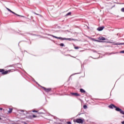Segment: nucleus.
<instances>
[{
  "label": "nucleus",
  "mask_w": 124,
  "mask_h": 124,
  "mask_svg": "<svg viewBox=\"0 0 124 124\" xmlns=\"http://www.w3.org/2000/svg\"><path fill=\"white\" fill-rule=\"evenodd\" d=\"M51 36L52 37H54V38H56L57 39H60V40H68L69 41H73L75 40L74 39H72V38H62L61 37H57L53 35H52Z\"/></svg>",
  "instance_id": "obj_2"
},
{
  "label": "nucleus",
  "mask_w": 124,
  "mask_h": 124,
  "mask_svg": "<svg viewBox=\"0 0 124 124\" xmlns=\"http://www.w3.org/2000/svg\"><path fill=\"white\" fill-rule=\"evenodd\" d=\"M83 108H84V109H87V108H88V107H87V105H84Z\"/></svg>",
  "instance_id": "obj_17"
},
{
  "label": "nucleus",
  "mask_w": 124,
  "mask_h": 124,
  "mask_svg": "<svg viewBox=\"0 0 124 124\" xmlns=\"http://www.w3.org/2000/svg\"><path fill=\"white\" fill-rule=\"evenodd\" d=\"M104 28H105L104 26L99 27L97 28V30L99 31H103Z\"/></svg>",
  "instance_id": "obj_9"
},
{
  "label": "nucleus",
  "mask_w": 124,
  "mask_h": 124,
  "mask_svg": "<svg viewBox=\"0 0 124 124\" xmlns=\"http://www.w3.org/2000/svg\"><path fill=\"white\" fill-rule=\"evenodd\" d=\"M9 11V12H11V13H12V12H13V11H11V10H10V11Z\"/></svg>",
  "instance_id": "obj_25"
},
{
  "label": "nucleus",
  "mask_w": 124,
  "mask_h": 124,
  "mask_svg": "<svg viewBox=\"0 0 124 124\" xmlns=\"http://www.w3.org/2000/svg\"><path fill=\"white\" fill-rule=\"evenodd\" d=\"M12 111H13V108H10L9 110L8 111V113L9 114H11V113H12Z\"/></svg>",
  "instance_id": "obj_12"
},
{
  "label": "nucleus",
  "mask_w": 124,
  "mask_h": 124,
  "mask_svg": "<svg viewBox=\"0 0 124 124\" xmlns=\"http://www.w3.org/2000/svg\"><path fill=\"white\" fill-rule=\"evenodd\" d=\"M60 45L62 46V47H63V46H64V44L61 43L60 44Z\"/></svg>",
  "instance_id": "obj_18"
},
{
  "label": "nucleus",
  "mask_w": 124,
  "mask_h": 124,
  "mask_svg": "<svg viewBox=\"0 0 124 124\" xmlns=\"http://www.w3.org/2000/svg\"><path fill=\"white\" fill-rule=\"evenodd\" d=\"M40 114H42V113H40Z\"/></svg>",
  "instance_id": "obj_30"
},
{
  "label": "nucleus",
  "mask_w": 124,
  "mask_h": 124,
  "mask_svg": "<svg viewBox=\"0 0 124 124\" xmlns=\"http://www.w3.org/2000/svg\"><path fill=\"white\" fill-rule=\"evenodd\" d=\"M6 9H7L8 11H10V9H8V8H6Z\"/></svg>",
  "instance_id": "obj_24"
},
{
  "label": "nucleus",
  "mask_w": 124,
  "mask_h": 124,
  "mask_svg": "<svg viewBox=\"0 0 124 124\" xmlns=\"http://www.w3.org/2000/svg\"><path fill=\"white\" fill-rule=\"evenodd\" d=\"M120 53L124 54V50L120 51Z\"/></svg>",
  "instance_id": "obj_23"
},
{
  "label": "nucleus",
  "mask_w": 124,
  "mask_h": 124,
  "mask_svg": "<svg viewBox=\"0 0 124 124\" xmlns=\"http://www.w3.org/2000/svg\"><path fill=\"white\" fill-rule=\"evenodd\" d=\"M69 15H71V12H69L66 15V16H69Z\"/></svg>",
  "instance_id": "obj_15"
},
{
  "label": "nucleus",
  "mask_w": 124,
  "mask_h": 124,
  "mask_svg": "<svg viewBox=\"0 0 124 124\" xmlns=\"http://www.w3.org/2000/svg\"><path fill=\"white\" fill-rule=\"evenodd\" d=\"M10 72H11V70H8L5 71L4 73H3V74H5V75H6V74H8V73H10Z\"/></svg>",
  "instance_id": "obj_8"
},
{
  "label": "nucleus",
  "mask_w": 124,
  "mask_h": 124,
  "mask_svg": "<svg viewBox=\"0 0 124 124\" xmlns=\"http://www.w3.org/2000/svg\"><path fill=\"white\" fill-rule=\"evenodd\" d=\"M108 108H110V109H113V108H115L116 111H117V112H120L121 114H123V115H124V111H123L122 109L120 108L117 107L114 104H111L110 105L108 106Z\"/></svg>",
  "instance_id": "obj_1"
},
{
  "label": "nucleus",
  "mask_w": 124,
  "mask_h": 124,
  "mask_svg": "<svg viewBox=\"0 0 124 124\" xmlns=\"http://www.w3.org/2000/svg\"><path fill=\"white\" fill-rule=\"evenodd\" d=\"M98 40H99V42H102V41L106 40V39L104 37H99Z\"/></svg>",
  "instance_id": "obj_6"
},
{
  "label": "nucleus",
  "mask_w": 124,
  "mask_h": 124,
  "mask_svg": "<svg viewBox=\"0 0 124 124\" xmlns=\"http://www.w3.org/2000/svg\"><path fill=\"white\" fill-rule=\"evenodd\" d=\"M0 110L1 111V110H2V108H0Z\"/></svg>",
  "instance_id": "obj_27"
},
{
  "label": "nucleus",
  "mask_w": 124,
  "mask_h": 124,
  "mask_svg": "<svg viewBox=\"0 0 124 124\" xmlns=\"http://www.w3.org/2000/svg\"><path fill=\"white\" fill-rule=\"evenodd\" d=\"M29 119H33V118H37V116H36V115H33L32 116H29L28 117Z\"/></svg>",
  "instance_id": "obj_10"
},
{
  "label": "nucleus",
  "mask_w": 124,
  "mask_h": 124,
  "mask_svg": "<svg viewBox=\"0 0 124 124\" xmlns=\"http://www.w3.org/2000/svg\"><path fill=\"white\" fill-rule=\"evenodd\" d=\"M21 17H24V16H21Z\"/></svg>",
  "instance_id": "obj_29"
},
{
  "label": "nucleus",
  "mask_w": 124,
  "mask_h": 124,
  "mask_svg": "<svg viewBox=\"0 0 124 124\" xmlns=\"http://www.w3.org/2000/svg\"><path fill=\"white\" fill-rule=\"evenodd\" d=\"M66 124H71V122H66Z\"/></svg>",
  "instance_id": "obj_22"
},
{
  "label": "nucleus",
  "mask_w": 124,
  "mask_h": 124,
  "mask_svg": "<svg viewBox=\"0 0 124 124\" xmlns=\"http://www.w3.org/2000/svg\"><path fill=\"white\" fill-rule=\"evenodd\" d=\"M80 93H86V91L85 90H84V89H80Z\"/></svg>",
  "instance_id": "obj_13"
},
{
  "label": "nucleus",
  "mask_w": 124,
  "mask_h": 124,
  "mask_svg": "<svg viewBox=\"0 0 124 124\" xmlns=\"http://www.w3.org/2000/svg\"><path fill=\"white\" fill-rule=\"evenodd\" d=\"M124 43H120V44H116V45H124Z\"/></svg>",
  "instance_id": "obj_16"
},
{
  "label": "nucleus",
  "mask_w": 124,
  "mask_h": 124,
  "mask_svg": "<svg viewBox=\"0 0 124 124\" xmlns=\"http://www.w3.org/2000/svg\"><path fill=\"white\" fill-rule=\"evenodd\" d=\"M0 120H1V118L0 117Z\"/></svg>",
  "instance_id": "obj_28"
},
{
  "label": "nucleus",
  "mask_w": 124,
  "mask_h": 124,
  "mask_svg": "<svg viewBox=\"0 0 124 124\" xmlns=\"http://www.w3.org/2000/svg\"><path fill=\"white\" fill-rule=\"evenodd\" d=\"M122 124H124V121L121 122Z\"/></svg>",
  "instance_id": "obj_26"
},
{
  "label": "nucleus",
  "mask_w": 124,
  "mask_h": 124,
  "mask_svg": "<svg viewBox=\"0 0 124 124\" xmlns=\"http://www.w3.org/2000/svg\"><path fill=\"white\" fill-rule=\"evenodd\" d=\"M74 48H75V49H76V50H78V49H79V47H78V46H75Z\"/></svg>",
  "instance_id": "obj_20"
},
{
  "label": "nucleus",
  "mask_w": 124,
  "mask_h": 124,
  "mask_svg": "<svg viewBox=\"0 0 124 124\" xmlns=\"http://www.w3.org/2000/svg\"><path fill=\"white\" fill-rule=\"evenodd\" d=\"M19 111L21 112V114L22 115H23L24 116H25V115H28V111H27V110H26L20 109Z\"/></svg>",
  "instance_id": "obj_3"
},
{
  "label": "nucleus",
  "mask_w": 124,
  "mask_h": 124,
  "mask_svg": "<svg viewBox=\"0 0 124 124\" xmlns=\"http://www.w3.org/2000/svg\"><path fill=\"white\" fill-rule=\"evenodd\" d=\"M32 112H33V113H38V110H32Z\"/></svg>",
  "instance_id": "obj_14"
},
{
  "label": "nucleus",
  "mask_w": 124,
  "mask_h": 124,
  "mask_svg": "<svg viewBox=\"0 0 124 124\" xmlns=\"http://www.w3.org/2000/svg\"><path fill=\"white\" fill-rule=\"evenodd\" d=\"M5 70L3 69H0V73H1L2 75H5L4 72H5Z\"/></svg>",
  "instance_id": "obj_11"
},
{
  "label": "nucleus",
  "mask_w": 124,
  "mask_h": 124,
  "mask_svg": "<svg viewBox=\"0 0 124 124\" xmlns=\"http://www.w3.org/2000/svg\"><path fill=\"white\" fill-rule=\"evenodd\" d=\"M12 13H13V14H15V15H17V16H20V15H17V14H16V13H15V12H12Z\"/></svg>",
  "instance_id": "obj_19"
},
{
  "label": "nucleus",
  "mask_w": 124,
  "mask_h": 124,
  "mask_svg": "<svg viewBox=\"0 0 124 124\" xmlns=\"http://www.w3.org/2000/svg\"><path fill=\"white\" fill-rule=\"evenodd\" d=\"M76 123H78V124H83V123H84V121L81 119H76Z\"/></svg>",
  "instance_id": "obj_5"
},
{
  "label": "nucleus",
  "mask_w": 124,
  "mask_h": 124,
  "mask_svg": "<svg viewBox=\"0 0 124 124\" xmlns=\"http://www.w3.org/2000/svg\"><path fill=\"white\" fill-rule=\"evenodd\" d=\"M42 88L46 93H49V92H51V91H52V89L51 88H46L44 87H43Z\"/></svg>",
  "instance_id": "obj_4"
},
{
  "label": "nucleus",
  "mask_w": 124,
  "mask_h": 124,
  "mask_svg": "<svg viewBox=\"0 0 124 124\" xmlns=\"http://www.w3.org/2000/svg\"><path fill=\"white\" fill-rule=\"evenodd\" d=\"M71 94H72V95H74V96H80V94L76 93H71Z\"/></svg>",
  "instance_id": "obj_7"
},
{
  "label": "nucleus",
  "mask_w": 124,
  "mask_h": 124,
  "mask_svg": "<svg viewBox=\"0 0 124 124\" xmlns=\"http://www.w3.org/2000/svg\"><path fill=\"white\" fill-rule=\"evenodd\" d=\"M121 11H122V12H124V8H122L121 9Z\"/></svg>",
  "instance_id": "obj_21"
}]
</instances>
